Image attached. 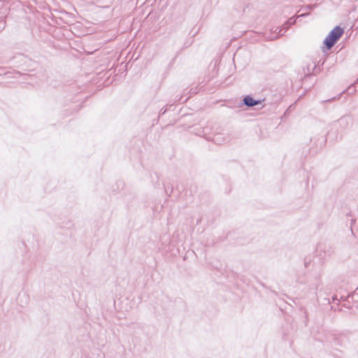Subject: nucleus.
<instances>
[{
	"mask_svg": "<svg viewBox=\"0 0 358 358\" xmlns=\"http://www.w3.org/2000/svg\"><path fill=\"white\" fill-rule=\"evenodd\" d=\"M344 30L340 26L335 27L324 40V45L327 50H330L343 36Z\"/></svg>",
	"mask_w": 358,
	"mask_h": 358,
	"instance_id": "obj_1",
	"label": "nucleus"
},
{
	"mask_svg": "<svg viewBox=\"0 0 358 358\" xmlns=\"http://www.w3.org/2000/svg\"><path fill=\"white\" fill-rule=\"evenodd\" d=\"M317 252L321 258H326L334 252V248L329 243H320L317 245Z\"/></svg>",
	"mask_w": 358,
	"mask_h": 358,
	"instance_id": "obj_2",
	"label": "nucleus"
},
{
	"mask_svg": "<svg viewBox=\"0 0 358 358\" xmlns=\"http://www.w3.org/2000/svg\"><path fill=\"white\" fill-rule=\"evenodd\" d=\"M296 22V20H294L293 17H290L282 26L281 29H279L278 32L277 33V30L278 28H276L275 30V35L272 36L269 38V40H275L279 38L280 36H282L288 29L289 26L291 24H293Z\"/></svg>",
	"mask_w": 358,
	"mask_h": 358,
	"instance_id": "obj_3",
	"label": "nucleus"
},
{
	"mask_svg": "<svg viewBox=\"0 0 358 358\" xmlns=\"http://www.w3.org/2000/svg\"><path fill=\"white\" fill-rule=\"evenodd\" d=\"M320 71V68L317 67L315 62L311 61L310 63H307L305 67H303V72L305 76L315 75Z\"/></svg>",
	"mask_w": 358,
	"mask_h": 358,
	"instance_id": "obj_4",
	"label": "nucleus"
},
{
	"mask_svg": "<svg viewBox=\"0 0 358 358\" xmlns=\"http://www.w3.org/2000/svg\"><path fill=\"white\" fill-rule=\"evenodd\" d=\"M264 101V99L255 100L250 95H247L244 96V98L243 99V104L246 106L247 107L252 108L259 104H261Z\"/></svg>",
	"mask_w": 358,
	"mask_h": 358,
	"instance_id": "obj_5",
	"label": "nucleus"
},
{
	"mask_svg": "<svg viewBox=\"0 0 358 358\" xmlns=\"http://www.w3.org/2000/svg\"><path fill=\"white\" fill-rule=\"evenodd\" d=\"M338 122L340 127L345 129L352 124V118L350 115H345L341 117Z\"/></svg>",
	"mask_w": 358,
	"mask_h": 358,
	"instance_id": "obj_6",
	"label": "nucleus"
},
{
	"mask_svg": "<svg viewBox=\"0 0 358 358\" xmlns=\"http://www.w3.org/2000/svg\"><path fill=\"white\" fill-rule=\"evenodd\" d=\"M345 91H348V94H351L355 93V89L353 87L352 85L350 86L347 90H343L338 96H334V97L331 98V99H329L328 101H334V100H337V99H340L341 94L343 93H344Z\"/></svg>",
	"mask_w": 358,
	"mask_h": 358,
	"instance_id": "obj_7",
	"label": "nucleus"
},
{
	"mask_svg": "<svg viewBox=\"0 0 358 358\" xmlns=\"http://www.w3.org/2000/svg\"><path fill=\"white\" fill-rule=\"evenodd\" d=\"M311 259L310 258H306L304 259V266L306 268L308 266V265L310 264Z\"/></svg>",
	"mask_w": 358,
	"mask_h": 358,
	"instance_id": "obj_8",
	"label": "nucleus"
},
{
	"mask_svg": "<svg viewBox=\"0 0 358 358\" xmlns=\"http://www.w3.org/2000/svg\"><path fill=\"white\" fill-rule=\"evenodd\" d=\"M313 6H312V5H308V6H306V9H308V10H311V9H312V8H313Z\"/></svg>",
	"mask_w": 358,
	"mask_h": 358,
	"instance_id": "obj_9",
	"label": "nucleus"
},
{
	"mask_svg": "<svg viewBox=\"0 0 358 358\" xmlns=\"http://www.w3.org/2000/svg\"><path fill=\"white\" fill-rule=\"evenodd\" d=\"M336 301H338V299L336 296L332 297V301L335 302Z\"/></svg>",
	"mask_w": 358,
	"mask_h": 358,
	"instance_id": "obj_10",
	"label": "nucleus"
},
{
	"mask_svg": "<svg viewBox=\"0 0 358 358\" xmlns=\"http://www.w3.org/2000/svg\"><path fill=\"white\" fill-rule=\"evenodd\" d=\"M307 15H308L307 13H303V14H301V15L298 16V17H305V16H306Z\"/></svg>",
	"mask_w": 358,
	"mask_h": 358,
	"instance_id": "obj_11",
	"label": "nucleus"
},
{
	"mask_svg": "<svg viewBox=\"0 0 358 358\" xmlns=\"http://www.w3.org/2000/svg\"><path fill=\"white\" fill-rule=\"evenodd\" d=\"M166 109H165V110H162H162H161V114H162V115H164V114L166 113Z\"/></svg>",
	"mask_w": 358,
	"mask_h": 358,
	"instance_id": "obj_12",
	"label": "nucleus"
},
{
	"mask_svg": "<svg viewBox=\"0 0 358 358\" xmlns=\"http://www.w3.org/2000/svg\"><path fill=\"white\" fill-rule=\"evenodd\" d=\"M356 83H357V84H358V78H357V80H356Z\"/></svg>",
	"mask_w": 358,
	"mask_h": 358,
	"instance_id": "obj_13",
	"label": "nucleus"
}]
</instances>
